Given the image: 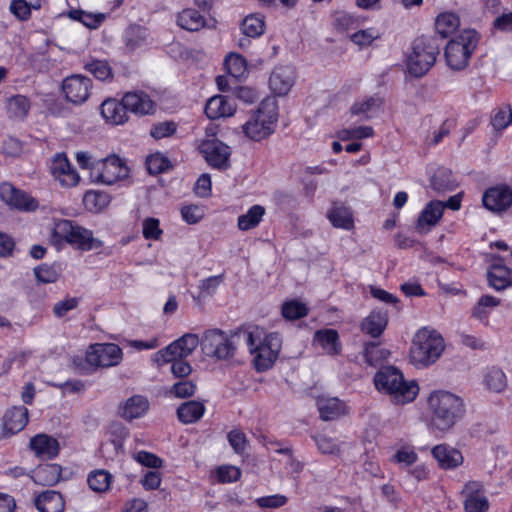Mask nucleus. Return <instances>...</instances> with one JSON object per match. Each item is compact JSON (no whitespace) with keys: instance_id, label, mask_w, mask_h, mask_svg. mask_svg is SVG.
Masks as SVG:
<instances>
[{"instance_id":"f257e3e1","label":"nucleus","mask_w":512,"mask_h":512,"mask_svg":"<svg viewBox=\"0 0 512 512\" xmlns=\"http://www.w3.org/2000/svg\"><path fill=\"white\" fill-rule=\"evenodd\" d=\"M376 389L387 395L396 405L412 402L419 392L418 384L405 380L402 372L394 366L382 367L374 376Z\"/></svg>"},{"instance_id":"f03ea898","label":"nucleus","mask_w":512,"mask_h":512,"mask_svg":"<svg viewBox=\"0 0 512 512\" xmlns=\"http://www.w3.org/2000/svg\"><path fill=\"white\" fill-rule=\"evenodd\" d=\"M428 407L432 414V426L439 431H448L464 413L463 400L448 391H435L428 398Z\"/></svg>"},{"instance_id":"7ed1b4c3","label":"nucleus","mask_w":512,"mask_h":512,"mask_svg":"<svg viewBox=\"0 0 512 512\" xmlns=\"http://www.w3.org/2000/svg\"><path fill=\"white\" fill-rule=\"evenodd\" d=\"M258 335L255 332H246V328H239L230 335L219 329H209L202 337L201 346L206 355L218 360L231 359L239 344L248 341L253 343Z\"/></svg>"},{"instance_id":"20e7f679","label":"nucleus","mask_w":512,"mask_h":512,"mask_svg":"<svg viewBox=\"0 0 512 512\" xmlns=\"http://www.w3.org/2000/svg\"><path fill=\"white\" fill-rule=\"evenodd\" d=\"M246 332H255L258 337L251 344L244 341L249 352L254 356V367L258 372L270 369L278 358L282 346V339L278 333L266 334L264 329L258 326L246 328Z\"/></svg>"},{"instance_id":"39448f33","label":"nucleus","mask_w":512,"mask_h":512,"mask_svg":"<svg viewBox=\"0 0 512 512\" xmlns=\"http://www.w3.org/2000/svg\"><path fill=\"white\" fill-rule=\"evenodd\" d=\"M445 348L442 336L436 331L423 327L413 337L410 348V361L418 367L435 363Z\"/></svg>"},{"instance_id":"423d86ee","label":"nucleus","mask_w":512,"mask_h":512,"mask_svg":"<svg viewBox=\"0 0 512 512\" xmlns=\"http://www.w3.org/2000/svg\"><path fill=\"white\" fill-rule=\"evenodd\" d=\"M278 107L273 98H265L249 120L242 126L244 134L253 141H261L274 132Z\"/></svg>"},{"instance_id":"0eeeda50","label":"nucleus","mask_w":512,"mask_h":512,"mask_svg":"<svg viewBox=\"0 0 512 512\" xmlns=\"http://www.w3.org/2000/svg\"><path fill=\"white\" fill-rule=\"evenodd\" d=\"M51 241L55 245L66 242L83 251L98 249L102 246V242L93 236L92 231L65 219L55 223Z\"/></svg>"},{"instance_id":"6e6552de","label":"nucleus","mask_w":512,"mask_h":512,"mask_svg":"<svg viewBox=\"0 0 512 512\" xmlns=\"http://www.w3.org/2000/svg\"><path fill=\"white\" fill-rule=\"evenodd\" d=\"M439 54L436 40L428 37H419L412 43V51L407 58L408 71L415 77H422L435 64Z\"/></svg>"},{"instance_id":"1a4fd4ad","label":"nucleus","mask_w":512,"mask_h":512,"mask_svg":"<svg viewBox=\"0 0 512 512\" xmlns=\"http://www.w3.org/2000/svg\"><path fill=\"white\" fill-rule=\"evenodd\" d=\"M478 44V35L474 30H465L450 40L445 48V58L453 70L464 69Z\"/></svg>"},{"instance_id":"9d476101","label":"nucleus","mask_w":512,"mask_h":512,"mask_svg":"<svg viewBox=\"0 0 512 512\" xmlns=\"http://www.w3.org/2000/svg\"><path fill=\"white\" fill-rule=\"evenodd\" d=\"M129 169L116 155L92 163L90 177L94 182L113 185L128 177Z\"/></svg>"},{"instance_id":"9b49d317","label":"nucleus","mask_w":512,"mask_h":512,"mask_svg":"<svg viewBox=\"0 0 512 512\" xmlns=\"http://www.w3.org/2000/svg\"><path fill=\"white\" fill-rule=\"evenodd\" d=\"M86 363L90 367H111L119 364L122 359V350L118 345L94 344L86 352Z\"/></svg>"},{"instance_id":"f8f14e48","label":"nucleus","mask_w":512,"mask_h":512,"mask_svg":"<svg viewBox=\"0 0 512 512\" xmlns=\"http://www.w3.org/2000/svg\"><path fill=\"white\" fill-rule=\"evenodd\" d=\"M198 344V336L187 333L165 349L159 350L155 354L154 360L158 363H168V361L175 360V358H186L197 348Z\"/></svg>"},{"instance_id":"ddd939ff","label":"nucleus","mask_w":512,"mask_h":512,"mask_svg":"<svg viewBox=\"0 0 512 512\" xmlns=\"http://www.w3.org/2000/svg\"><path fill=\"white\" fill-rule=\"evenodd\" d=\"M199 150L207 163L213 168L225 170L230 166V147L220 140H204L199 145Z\"/></svg>"},{"instance_id":"4468645a","label":"nucleus","mask_w":512,"mask_h":512,"mask_svg":"<svg viewBox=\"0 0 512 512\" xmlns=\"http://www.w3.org/2000/svg\"><path fill=\"white\" fill-rule=\"evenodd\" d=\"M91 88V79L80 74L68 76L62 83L66 99L73 104L84 103L90 96Z\"/></svg>"},{"instance_id":"2eb2a0df","label":"nucleus","mask_w":512,"mask_h":512,"mask_svg":"<svg viewBox=\"0 0 512 512\" xmlns=\"http://www.w3.org/2000/svg\"><path fill=\"white\" fill-rule=\"evenodd\" d=\"M50 171L62 186L73 187L80 181L78 172L71 166L65 153H58L54 156Z\"/></svg>"},{"instance_id":"dca6fc26","label":"nucleus","mask_w":512,"mask_h":512,"mask_svg":"<svg viewBox=\"0 0 512 512\" xmlns=\"http://www.w3.org/2000/svg\"><path fill=\"white\" fill-rule=\"evenodd\" d=\"M0 197L6 204L19 210L34 211L38 207V202L33 197L10 183L0 185Z\"/></svg>"},{"instance_id":"f3484780","label":"nucleus","mask_w":512,"mask_h":512,"mask_svg":"<svg viewBox=\"0 0 512 512\" xmlns=\"http://www.w3.org/2000/svg\"><path fill=\"white\" fill-rule=\"evenodd\" d=\"M462 494L465 497V512H487L489 501L484 494L483 485L478 481H469L465 484Z\"/></svg>"},{"instance_id":"a211bd4d","label":"nucleus","mask_w":512,"mask_h":512,"mask_svg":"<svg viewBox=\"0 0 512 512\" xmlns=\"http://www.w3.org/2000/svg\"><path fill=\"white\" fill-rule=\"evenodd\" d=\"M482 202L492 212H504L512 205V190L506 185L491 187L483 194Z\"/></svg>"},{"instance_id":"6ab92c4d","label":"nucleus","mask_w":512,"mask_h":512,"mask_svg":"<svg viewBox=\"0 0 512 512\" xmlns=\"http://www.w3.org/2000/svg\"><path fill=\"white\" fill-rule=\"evenodd\" d=\"M295 73L292 66L283 65L274 68L269 78L271 90L279 96L286 95L294 84Z\"/></svg>"},{"instance_id":"aec40b11","label":"nucleus","mask_w":512,"mask_h":512,"mask_svg":"<svg viewBox=\"0 0 512 512\" xmlns=\"http://www.w3.org/2000/svg\"><path fill=\"white\" fill-rule=\"evenodd\" d=\"M443 211V202L439 200L429 202L418 217L416 229L420 233L428 232L439 222L443 215Z\"/></svg>"},{"instance_id":"412c9836","label":"nucleus","mask_w":512,"mask_h":512,"mask_svg":"<svg viewBox=\"0 0 512 512\" xmlns=\"http://www.w3.org/2000/svg\"><path fill=\"white\" fill-rule=\"evenodd\" d=\"M122 102L127 111L136 115L150 114L154 110V103L144 92H127Z\"/></svg>"},{"instance_id":"4be33fe9","label":"nucleus","mask_w":512,"mask_h":512,"mask_svg":"<svg viewBox=\"0 0 512 512\" xmlns=\"http://www.w3.org/2000/svg\"><path fill=\"white\" fill-rule=\"evenodd\" d=\"M30 448L43 459H53L59 453V442L47 434H38L31 438Z\"/></svg>"},{"instance_id":"5701e85b","label":"nucleus","mask_w":512,"mask_h":512,"mask_svg":"<svg viewBox=\"0 0 512 512\" xmlns=\"http://www.w3.org/2000/svg\"><path fill=\"white\" fill-rule=\"evenodd\" d=\"M236 105L233 100L223 95L211 97L205 106V114L210 119L230 117L234 114Z\"/></svg>"},{"instance_id":"b1692460","label":"nucleus","mask_w":512,"mask_h":512,"mask_svg":"<svg viewBox=\"0 0 512 512\" xmlns=\"http://www.w3.org/2000/svg\"><path fill=\"white\" fill-rule=\"evenodd\" d=\"M432 455L442 469H454L463 463L461 452L446 444L436 445L432 449Z\"/></svg>"},{"instance_id":"393cba45","label":"nucleus","mask_w":512,"mask_h":512,"mask_svg":"<svg viewBox=\"0 0 512 512\" xmlns=\"http://www.w3.org/2000/svg\"><path fill=\"white\" fill-rule=\"evenodd\" d=\"M327 217L336 228L351 230L354 227L353 213L350 207L340 202H333Z\"/></svg>"},{"instance_id":"a878e982","label":"nucleus","mask_w":512,"mask_h":512,"mask_svg":"<svg viewBox=\"0 0 512 512\" xmlns=\"http://www.w3.org/2000/svg\"><path fill=\"white\" fill-rule=\"evenodd\" d=\"M28 409L26 407H13L3 416V429L9 434H15L27 425Z\"/></svg>"},{"instance_id":"bb28decb","label":"nucleus","mask_w":512,"mask_h":512,"mask_svg":"<svg viewBox=\"0 0 512 512\" xmlns=\"http://www.w3.org/2000/svg\"><path fill=\"white\" fill-rule=\"evenodd\" d=\"M35 506L39 512H63L65 501L61 493L48 490L40 493L35 498Z\"/></svg>"},{"instance_id":"cd10ccee","label":"nucleus","mask_w":512,"mask_h":512,"mask_svg":"<svg viewBox=\"0 0 512 512\" xmlns=\"http://www.w3.org/2000/svg\"><path fill=\"white\" fill-rule=\"evenodd\" d=\"M317 408L320 414V418L324 421L335 420L346 413L345 404L335 397L318 398Z\"/></svg>"},{"instance_id":"c85d7f7f","label":"nucleus","mask_w":512,"mask_h":512,"mask_svg":"<svg viewBox=\"0 0 512 512\" xmlns=\"http://www.w3.org/2000/svg\"><path fill=\"white\" fill-rule=\"evenodd\" d=\"M388 323L386 311L374 310L361 323V330L373 338L379 337Z\"/></svg>"},{"instance_id":"c756f323","label":"nucleus","mask_w":512,"mask_h":512,"mask_svg":"<svg viewBox=\"0 0 512 512\" xmlns=\"http://www.w3.org/2000/svg\"><path fill=\"white\" fill-rule=\"evenodd\" d=\"M149 409V402L143 396L135 395L120 407V415L128 421L142 417Z\"/></svg>"},{"instance_id":"7c9ffc66","label":"nucleus","mask_w":512,"mask_h":512,"mask_svg":"<svg viewBox=\"0 0 512 512\" xmlns=\"http://www.w3.org/2000/svg\"><path fill=\"white\" fill-rule=\"evenodd\" d=\"M61 472V466L58 464L39 465L33 471L32 479L36 484L42 486H53L59 482Z\"/></svg>"},{"instance_id":"2f4dec72","label":"nucleus","mask_w":512,"mask_h":512,"mask_svg":"<svg viewBox=\"0 0 512 512\" xmlns=\"http://www.w3.org/2000/svg\"><path fill=\"white\" fill-rule=\"evenodd\" d=\"M487 277L490 286L499 291L512 285V270L499 263L491 265Z\"/></svg>"},{"instance_id":"473e14b6","label":"nucleus","mask_w":512,"mask_h":512,"mask_svg":"<svg viewBox=\"0 0 512 512\" xmlns=\"http://www.w3.org/2000/svg\"><path fill=\"white\" fill-rule=\"evenodd\" d=\"M101 114L107 122L114 125L123 124L128 120L127 110L122 101L111 99L104 101L101 105Z\"/></svg>"},{"instance_id":"72a5a7b5","label":"nucleus","mask_w":512,"mask_h":512,"mask_svg":"<svg viewBox=\"0 0 512 512\" xmlns=\"http://www.w3.org/2000/svg\"><path fill=\"white\" fill-rule=\"evenodd\" d=\"M205 412L202 402L190 400L182 403L177 409V417L183 424H191L200 420Z\"/></svg>"},{"instance_id":"f704fd0d","label":"nucleus","mask_w":512,"mask_h":512,"mask_svg":"<svg viewBox=\"0 0 512 512\" xmlns=\"http://www.w3.org/2000/svg\"><path fill=\"white\" fill-rule=\"evenodd\" d=\"M177 24L187 31L194 32L202 29L206 25V21L199 11L187 8L178 14Z\"/></svg>"},{"instance_id":"c9c22d12","label":"nucleus","mask_w":512,"mask_h":512,"mask_svg":"<svg viewBox=\"0 0 512 512\" xmlns=\"http://www.w3.org/2000/svg\"><path fill=\"white\" fill-rule=\"evenodd\" d=\"M382 104V98L377 95L365 97L356 101L350 107V113L352 115L363 116L364 119H370L371 114L375 113Z\"/></svg>"},{"instance_id":"e433bc0d","label":"nucleus","mask_w":512,"mask_h":512,"mask_svg":"<svg viewBox=\"0 0 512 512\" xmlns=\"http://www.w3.org/2000/svg\"><path fill=\"white\" fill-rule=\"evenodd\" d=\"M317 342L328 354L336 355L341 350L338 332L333 329L319 330L314 335Z\"/></svg>"},{"instance_id":"4c0bfd02","label":"nucleus","mask_w":512,"mask_h":512,"mask_svg":"<svg viewBox=\"0 0 512 512\" xmlns=\"http://www.w3.org/2000/svg\"><path fill=\"white\" fill-rule=\"evenodd\" d=\"M430 185L436 192L443 193L454 190L457 182L449 169L439 168L433 174Z\"/></svg>"},{"instance_id":"58836bf2","label":"nucleus","mask_w":512,"mask_h":512,"mask_svg":"<svg viewBox=\"0 0 512 512\" xmlns=\"http://www.w3.org/2000/svg\"><path fill=\"white\" fill-rule=\"evenodd\" d=\"M241 30L246 37L257 38L265 31L264 16L253 13L246 16L241 23Z\"/></svg>"},{"instance_id":"ea45409f","label":"nucleus","mask_w":512,"mask_h":512,"mask_svg":"<svg viewBox=\"0 0 512 512\" xmlns=\"http://www.w3.org/2000/svg\"><path fill=\"white\" fill-rule=\"evenodd\" d=\"M264 215L265 208L261 205H254L245 214L238 217L237 226L241 231L253 229L260 223Z\"/></svg>"},{"instance_id":"a19ab883","label":"nucleus","mask_w":512,"mask_h":512,"mask_svg":"<svg viewBox=\"0 0 512 512\" xmlns=\"http://www.w3.org/2000/svg\"><path fill=\"white\" fill-rule=\"evenodd\" d=\"M6 108L10 117L23 119L30 110V101L24 95H14L7 99Z\"/></svg>"},{"instance_id":"79ce46f5","label":"nucleus","mask_w":512,"mask_h":512,"mask_svg":"<svg viewBox=\"0 0 512 512\" xmlns=\"http://www.w3.org/2000/svg\"><path fill=\"white\" fill-rule=\"evenodd\" d=\"M112 475L104 469L94 470L87 477V483L91 490L104 493L109 490Z\"/></svg>"},{"instance_id":"37998d69","label":"nucleus","mask_w":512,"mask_h":512,"mask_svg":"<svg viewBox=\"0 0 512 512\" xmlns=\"http://www.w3.org/2000/svg\"><path fill=\"white\" fill-rule=\"evenodd\" d=\"M460 20L453 13H443L439 15L435 22L436 32L442 37L447 38L459 27Z\"/></svg>"},{"instance_id":"c03bdc74","label":"nucleus","mask_w":512,"mask_h":512,"mask_svg":"<svg viewBox=\"0 0 512 512\" xmlns=\"http://www.w3.org/2000/svg\"><path fill=\"white\" fill-rule=\"evenodd\" d=\"M484 383L489 390L500 393L507 387V378L500 368L491 367L485 374Z\"/></svg>"},{"instance_id":"a18cd8bd","label":"nucleus","mask_w":512,"mask_h":512,"mask_svg":"<svg viewBox=\"0 0 512 512\" xmlns=\"http://www.w3.org/2000/svg\"><path fill=\"white\" fill-rule=\"evenodd\" d=\"M84 69L101 81L113 78L112 68L106 60L91 59L84 64Z\"/></svg>"},{"instance_id":"49530a36","label":"nucleus","mask_w":512,"mask_h":512,"mask_svg":"<svg viewBox=\"0 0 512 512\" xmlns=\"http://www.w3.org/2000/svg\"><path fill=\"white\" fill-rule=\"evenodd\" d=\"M110 196L102 191H88L83 197L86 208L93 212H99L110 203Z\"/></svg>"},{"instance_id":"de8ad7c7","label":"nucleus","mask_w":512,"mask_h":512,"mask_svg":"<svg viewBox=\"0 0 512 512\" xmlns=\"http://www.w3.org/2000/svg\"><path fill=\"white\" fill-rule=\"evenodd\" d=\"M69 17L73 20L80 21L91 29L97 28L105 19V15L102 13L93 14L83 10H72L69 12Z\"/></svg>"},{"instance_id":"09e8293b","label":"nucleus","mask_w":512,"mask_h":512,"mask_svg":"<svg viewBox=\"0 0 512 512\" xmlns=\"http://www.w3.org/2000/svg\"><path fill=\"white\" fill-rule=\"evenodd\" d=\"M224 64L228 73L234 78L244 76L247 71L245 58L236 53H230L226 57Z\"/></svg>"},{"instance_id":"8fccbe9b","label":"nucleus","mask_w":512,"mask_h":512,"mask_svg":"<svg viewBox=\"0 0 512 512\" xmlns=\"http://www.w3.org/2000/svg\"><path fill=\"white\" fill-rule=\"evenodd\" d=\"M147 170L152 175L166 172L171 168L170 160L161 153L150 155L146 160Z\"/></svg>"},{"instance_id":"3c124183","label":"nucleus","mask_w":512,"mask_h":512,"mask_svg":"<svg viewBox=\"0 0 512 512\" xmlns=\"http://www.w3.org/2000/svg\"><path fill=\"white\" fill-rule=\"evenodd\" d=\"M308 309L304 303L297 300L287 301L282 306V315L288 320H296L305 317Z\"/></svg>"},{"instance_id":"603ef678","label":"nucleus","mask_w":512,"mask_h":512,"mask_svg":"<svg viewBox=\"0 0 512 512\" xmlns=\"http://www.w3.org/2000/svg\"><path fill=\"white\" fill-rule=\"evenodd\" d=\"M374 130L371 126H359L355 128L340 130L337 134L338 138L342 141H348L351 139H364L372 137Z\"/></svg>"},{"instance_id":"864d4df0","label":"nucleus","mask_w":512,"mask_h":512,"mask_svg":"<svg viewBox=\"0 0 512 512\" xmlns=\"http://www.w3.org/2000/svg\"><path fill=\"white\" fill-rule=\"evenodd\" d=\"M388 355L389 352L385 349H381L375 342H370L365 346L364 357L366 362L371 366L377 365L378 362L386 359Z\"/></svg>"},{"instance_id":"5fc2aeb1","label":"nucleus","mask_w":512,"mask_h":512,"mask_svg":"<svg viewBox=\"0 0 512 512\" xmlns=\"http://www.w3.org/2000/svg\"><path fill=\"white\" fill-rule=\"evenodd\" d=\"M512 123V109L510 106L500 107L491 118L495 130H503Z\"/></svg>"},{"instance_id":"6e6d98bb","label":"nucleus","mask_w":512,"mask_h":512,"mask_svg":"<svg viewBox=\"0 0 512 512\" xmlns=\"http://www.w3.org/2000/svg\"><path fill=\"white\" fill-rule=\"evenodd\" d=\"M37 280L41 283H54L57 281L60 272L57 266L43 264L34 269Z\"/></svg>"},{"instance_id":"4d7b16f0","label":"nucleus","mask_w":512,"mask_h":512,"mask_svg":"<svg viewBox=\"0 0 512 512\" xmlns=\"http://www.w3.org/2000/svg\"><path fill=\"white\" fill-rule=\"evenodd\" d=\"M227 439L235 453H245L248 446V440L243 431L240 429H233L227 434Z\"/></svg>"},{"instance_id":"13d9d810","label":"nucleus","mask_w":512,"mask_h":512,"mask_svg":"<svg viewBox=\"0 0 512 512\" xmlns=\"http://www.w3.org/2000/svg\"><path fill=\"white\" fill-rule=\"evenodd\" d=\"M145 37V29L140 26H130L126 31L125 44L130 50H134L144 42Z\"/></svg>"},{"instance_id":"bf43d9fd","label":"nucleus","mask_w":512,"mask_h":512,"mask_svg":"<svg viewBox=\"0 0 512 512\" xmlns=\"http://www.w3.org/2000/svg\"><path fill=\"white\" fill-rule=\"evenodd\" d=\"M195 392L196 385L190 380H180L169 389V393L176 398H189L193 396Z\"/></svg>"},{"instance_id":"052dcab7","label":"nucleus","mask_w":512,"mask_h":512,"mask_svg":"<svg viewBox=\"0 0 512 512\" xmlns=\"http://www.w3.org/2000/svg\"><path fill=\"white\" fill-rule=\"evenodd\" d=\"M314 440L321 453L339 455L340 446L333 438L326 435H317L314 437Z\"/></svg>"},{"instance_id":"680f3d73","label":"nucleus","mask_w":512,"mask_h":512,"mask_svg":"<svg viewBox=\"0 0 512 512\" xmlns=\"http://www.w3.org/2000/svg\"><path fill=\"white\" fill-rule=\"evenodd\" d=\"M224 275L208 277L201 281L199 285V297H207L214 294L218 286L223 282Z\"/></svg>"},{"instance_id":"e2e57ef3","label":"nucleus","mask_w":512,"mask_h":512,"mask_svg":"<svg viewBox=\"0 0 512 512\" xmlns=\"http://www.w3.org/2000/svg\"><path fill=\"white\" fill-rule=\"evenodd\" d=\"M378 38H380V33L372 28L359 30L351 35L352 42L360 47L368 46Z\"/></svg>"},{"instance_id":"0e129e2a","label":"nucleus","mask_w":512,"mask_h":512,"mask_svg":"<svg viewBox=\"0 0 512 512\" xmlns=\"http://www.w3.org/2000/svg\"><path fill=\"white\" fill-rule=\"evenodd\" d=\"M142 233L145 239L158 240L162 235L159 220L152 217L144 219Z\"/></svg>"},{"instance_id":"69168bd1","label":"nucleus","mask_w":512,"mask_h":512,"mask_svg":"<svg viewBox=\"0 0 512 512\" xmlns=\"http://www.w3.org/2000/svg\"><path fill=\"white\" fill-rule=\"evenodd\" d=\"M80 298L70 297L57 302L53 307L54 315L58 318L64 317L69 311L78 307Z\"/></svg>"},{"instance_id":"338daca9","label":"nucleus","mask_w":512,"mask_h":512,"mask_svg":"<svg viewBox=\"0 0 512 512\" xmlns=\"http://www.w3.org/2000/svg\"><path fill=\"white\" fill-rule=\"evenodd\" d=\"M183 219L189 224L198 223L204 216V210L198 205H188L181 209Z\"/></svg>"},{"instance_id":"774afa93","label":"nucleus","mask_w":512,"mask_h":512,"mask_svg":"<svg viewBox=\"0 0 512 512\" xmlns=\"http://www.w3.org/2000/svg\"><path fill=\"white\" fill-rule=\"evenodd\" d=\"M418 459L416 452L409 447H403L399 449L393 456V461L404 466H410L414 464Z\"/></svg>"}]
</instances>
